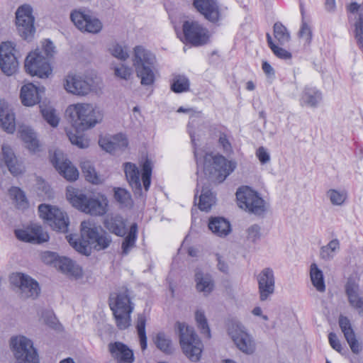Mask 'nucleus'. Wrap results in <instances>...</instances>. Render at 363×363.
Here are the masks:
<instances>
[{
  "mask_svg": "<svg viewBox=\"0 0 363 363\" xmlns=\"http://www.w3.org/2000/svg\"><path fill=\"white\" fill-rule=\"evenodd\" d=\"M66 114L75 128V133H67L70 142L79 148L88 147L89 140L81 132L101 123L103 119L102 112L91 104L78 103L69 105L66 110Z\"/></svg>",
  "mask_w": 363,
  "mask_h": 363,
  "instance_id": "obj_1",
  "label": "nucleus"
},
{
  "mask_svg": "<svg viewBox=\"0 0 363 363\" xmlns=\"http://www.w3.org/2000/svg\"><path fill=\"white\" fill-rule=\"evenodd\" d=\"M198 125L199 123L195 119H191L187 126L194 147L196 145V133L194 129ZM194 157L198 169L201 168L208 179L215 183L223 182L235 169L237 166L235 161L228 160L219 154L206 153L203 157H199L198 152L194 150Z\"/></svg>",
  "mask_w": 363,
  "mask_h": 363,
  "instance_id": "obj_2",
  "label": "nucleus"
},
{
  "mask_svg": "<svg viewBox=\"0 0 363 363\" xmlns=\"http://www.w3.org/2000/svg\"><path fill=\"white\" fill-rule=\"evenodd\" d=\"M156 62L155 55L143 46L134 48L133 65L142 85L150 86L154 84L157 72Z\"/></svg>",
  "mask_w": 363,
  "mask_h": 363,
  "instance_id": "obj_3",
  "label": "nucleus"
},
{
  "mask_svg": "<svg viewBox=\"0 0 363 363\" xmlns=\"http://www.w3.org/2000/svg\"><path fill=\"white\" fill-rule=\"evenodd\" d=\"M109 306L118 328L121 330L128 328L131 323L130 314L134 309L129 291L127 289H121L118 292L111 294Z\"/></svg>",
  "mask_w": 363,
  "mask_h": 363,
  "instance_id": "obj_4",
  "label": "nucleus"
},
{
  "mask_svg": "<svg viewBox=\"0 0 363 363\" xmlns=\"http://www.w3.org/2000/svg\"><path fill=\"white\" fill-rule=\"evenodd\" d=\"M67 198L70 203L82 212L92 216H102L107 212L108 200L104 196L100 199L87 198L78 189L73 187L67 189Z\"/></svg>",
  "mask_w": 363,
  "mask_h": 363,
  "instance_id": "obj_5",
  "label": "nucleus"
},
{
  "mask_svg": "<svg viewBox=\"0 0 363 363\" xmlns=\"http://www.w3.org/2000/svg\"><path fill=\"white\" fill-rule=\"evenodd\" d=\"M175 329L179 336V342L186 356L191 361L199 360L203 345L192 327L185 323L177 322Z\"/></svg>",
  "mask_w": 363,
  "mask_h": 363,
  "instance_id": "obj_6",
  "label": "nucleus"
},
{
  "mask_svg": "<svg viewBox=\"0 0 363 363\" xmlns=\"http://www.w3.org/2000/svg\"><path fill=\"white\" fill-rule=\"evenodd\" d=\"M152 167V161L147 158L142 165L143 172L140 179L139 169L135 164L132 162H125L123 164L126 179L135 194L138 196H141L142 194L141 180L145 190L146 191H148L151 184Z\"/></svg>",
  "mask_w": 363,
  "mask_h": 363,
  "instance_id": "obj_7",
  "label": "nucleus"
},
{
  "mask_svg": "<svg viewBox=\"0 0 363 363\" xmlns=\"http://www.w3.org/2000/svg\"><path fill=\"white\" fill-rule=\"evenodd\" d=\"M238 206L245 211L257 216L263 215L267 211V202L250 187L243 186L236 192Z\"/></svg>",
  "mask_w": 363,
  "mask_h": 363,
  "instance_id": "obj_8",
  "label": "nucleus"
},
{
  "mask_svg": "<svg viewBox=\"0 0 363 363\" xmlns=\"http://www.w3.org/2000/svg\"><path fill=\"white\" fill-rule=\"evenodd\" d=\"M11 346L16 363H39L36 350L30 339L22 335L14 337L11 340Z\"/></svg>",
  "mask_w": 363,
  "mask_h": 363,
  "instance_id": "obj_9",
  "label": "nucleus"
},
{
  "mask_svg": "<svg viewBox=\"0 0 363 363\" xmlns=\"http://www.w3.org/2000/svg\"><path fill=\"white\" fill-rule=\"evenodd\" d=\"M228 333L239 350L246 354H252L255 352V342L240 323L235 320L230 321L228 325Z\"/></svg>",
  "mask_w": 363,
  "mask_h": 363,
  "instance_id": "obj_10",
  "label": "nucleus"
},
{
  "mask_svg": "<svg viewBox=\"0 0 363 363\" xmlns=\"http://www.w3.org/2000/svg\"><path fill=\"white\" fill-rule=\"evenodd\" d=\"M100 227L90 220H84L81 223V233L83 238L87 239L86 243L93 245L96 250L107 248L111 243V238L105 232L100 233Z\"/></svg>",
  "mask_w": 363,
  "mask_h": 363,
  "instance_id": "obj_11",
  "label": "nucleus"
},
{
  "mask_svg": "<svg viewBox=\"0 0 363 363\" xmlns=\"http://www.w3.org/2000/svg\"><path fill=\"white\" fill-rule=\"evenodd\" d=\"M40 217L45 220L54 230L65 233L69 225L67 215L56 206L40 204L38 206Z\"/></svg>",
  "mask_w": 363,
  "mask_h": 363,
  "instance_id": "obj_12",
  "label": "nucleus"
},
{
  "mask_svg": "<svg viewBox=\"0 0 363 363\" xmlns=\"http://www.w3.org/2000/svg\"><path fill=\"white\" fill-rule=\"evenodd\" d=\"M184 40L193 46L199 47L207 44L210 33L206 27L196 21H186L182 25Z\"/></svg>",
  "mask_w": 363,
  "mask_h": 363,
  "instance_id": "obj_13",
  "label": "nucleus"
},
{
  "mask_svg": "<svg viewBox=\"0 0 363 363\" xmlns=\"http://www.w3.org/2000/svg\"><path fill=\"white\" fill-rule=\"evenodd\" d=\"M25 69L31 76L46 78L51 74L52 69L48 60L40 50L29 53L25 60Z\"/></svg>",
  "mask_w": 363,
  "mask_h": 363,
  "instance_id": "obj_14",
  "label": "nucleus"
},
{
  "mask_svg": "<svg viewBox=\"0 0 363 363\" xmlns=\"http://www.w3.org/2000/svg\"><path fill=\"white\" fill-rule=\"evenodd\" d=\"M11 284L17 287L22 298H35L40 289L38 283L30 276L23 273H13L9 278Z\"/></svg>",
  "mask_w": 363,
  "mask_h": 363,
  "instance_id": "obj_15",
  "label": "nucleus"
},
{
  "mask_svg": "<svg viewBox=\"0 0 363 363\" xmlns=\"http://www.w3.org/2000/svg\"><path fill=\"white\" fill-rule=\"evenodd\" d=\"M63 86L68 93L80 96H86L94 90L91 79L72 73L65 77Z\"/></svg>",
  "mask_w": 363,
  "mask_h": 363,
  "instance_id": "obj_16",
  "label": "nucleus"
},
{
  "mask_svg": "<svg viewBox=\"0 0 363 363\" xmlns=\"http://www.w3.org/2000/svg\"><path fill=\"white\" fill-rule=\"evenodd\" d=\"M259 300L265 301L270 298L275 291V276L272 268L266 267L257 275Z\"/></svg>",
  "mask_w": 363,
  "mask_h": 363,
  "instance_id": "obj_17",
  "label": "nucleus"
},
{
  "mask_svg": "<svg viewBox=\"0 0 363 363\" xmlns=\"http://www.w3.org/2000/svg\"><path fill=\"white\" fill-rule=\"evenodd\" d=\"M70 18L77 28L84 32L98 33L102 29L101 22L81 11H74L71 13Z\"/></svg>",
  "mask_w": 363,
  "mask_h": 363,
  "instance_id": "obj_18",
  "label": "nucleus"
},
{
  "mask_svg": "<svg viewBox=\"0 0 363 363\" xmlns=\"http://www.w3.org/2000/svg\"><path fill=\"white\" fill-rule=\"evenodd\" d=\"M192 5L197 12L211 23H218L222 18L217 0H194Z\"/></svg>",
  "mask_w": 363,
  "mask_h": 363,
  "instance_id": "obj_19",
  "label": "nucleus"
},
{
  "mask_svg": "<svg viewBox=\"0 0 363 363\" xmlns=\"http://www.w3.org/2000/svg\"><path fill=\"white\" fill-rule=\"evenodd\" d=\"M16 238L23 242L31 243H42L49 240V235L41 226L36 224L30 225L26 229L15 230Z\"/></svg>",
  "mask_w": 363,
  "mask_h": 363,
  "instance_id": "obj_20",
  "label": "nucleus"
},
{
  "mask_svg": "<svg viewBox=\"0 0 363 363\" xmlns=\"http://www.w3.org/2000/svg\"><path fill=\"white\" fill-rule=\"evenodd\" d=\"M51 162L59 173L68 181H75L79 177L77 169L60 152H55Z\"/></svg>",
  "mask_w": 363,
  "mask_h": 363,
  "instance_id": "obj_21",
  "label": "nucleus"
},
{
  "mask_svg": "<svg viewBox=\"0 0 363 363\" xmlns=\"http://www.w3.org/2000/svg\"><path fill=\"white\" fill-rule=\"evenodd\" d=\"M348 11L355 15L354 33L355 39L363 51V5L356 2L351 3L348 6Z\"/></svg>",
  "mask_w": 363,
  "mask_h": 363,
  "instance_id": "obj_22",
  "label": "nucleus"
},
{
  "mask_svg": "<svg viewBox=\"0 0 363 363\" xmlns=\"http://www.w3.org/2000/svg\"><path fill=\"white\" fill-rule=\"evenodd\" d=\"M339 325L351 350L354 353L358 354L361 351L362 347L356 339V335L350 320L347 317L341 315L339 318Z\"/></svg>",
  "mask_w": 363,
  "mask_h": 363,
  "instance_id": "obj_23",
  "label": "nucleus"
},
{
  "mask_svg": "<svg viewBox=\"0 0 363 363\" xmlns=\"http://www.w3.org/2000/svg\"><path fill=\"white\" fill-rule=\"evenodd\" d=\"M1 150L3 158H0V165L5 164L9 172L14 176L23 173L24 168L22 164L17 161L12 150L6 145H2Z\"/></svg>",
  "mask_w": 363,
  "mask_h": 363,
  "instance_id": "obj_24",
  "label": "nucleus"
},
{
  "mask_svg": "<svg viewBox=\"0 0 363 363\" xmlns=\"http://www.w3.org/2000/svg\"><path fill=\"white\" fill-rule=\"evenodd\" d=\"M345 292L350 306L357 310L359 315L363 317V296H359V285L354 281H348Z\"/></svg>",
  "mask_w": 363,
  "mask_h": 363,
  "instance_id": "obj_25",
  "label": "nucleus"
},
{
  "mask_svg": "<svg viewBox=\"0 0 363 363\" xmlns=\"http://www.w3.org/2000/svg\"><path fill=\"white\" fill-rule=\"evenodd\" d=\"M322 101V93L315 87L305 86L299 98L302 107L316 108Z\"/></svg>",
  "mask_w": 363,
  "mask_h": 363,
  "instance_id": "obj_26",
  "label": "nucleus"
},
{
  "mask_svg": "<svg viewBox=\"0 0 363 363\" xmlns=\"http://www.w3.org/2000/svg\"><path fill=\"white\" fill-rule=\"evenodd\" d=\"M109 352L113 357L120 363H133V352L125 345L120 342L111 343L108 345Z\"/></svg>",
  "mask_w": 363,
  "mask_h": 363,
  "instance_id": "obj_27",
  "label": "nucleus"
},
{
  "mask_svg": "<svg viewBox=\"0 0 363 363\" xmlns=\"http://www.w3.org/2000/svg\"><path fill=\"white\" fill-rule=\"evenodd\" d=\"M196 289L204 296L209 295L214 289V281L212 277L208 274L197 269L194 275Z\"/></svg>",
  "mask_w": 363,
  "mask_h": 363,
  "instance_id": "obj_28",
  "label": "nucleus"
},
{
  "mask_svg": "<svg viewBox=\"0 0 363 363\" xmlns=\"http://www.w3.org/2000/svg\"><path fill=\"white\" fill-rule=\"evenodd\" d=\"M0 124L8 133H13L16 130L14 113L8 104L1 100H0Z\"/></svg>",
  "mask_w": 363,
  "mask_h": 363,
  "instance_id": "obj_29",
  "label": "nucleus"
},
{
  "mask_svg": "<svg viewBox=\"0 0 363 363\" xmlns=\"http://www.w3.org/2000/svg\"><path fill=\"white\" fill-rule=\"evenodd\" d=\"M104 227L111 233L118 236L125 234V222L122 216L116 214L108 215L104 220Z\"/></svg>",
  "mask_w": 363,
  "mask_h": 363,
  "instance_id": "obj_30",
  "label": "nucleus"
},
{
  "mask_svg": "<svg viewBox=\"0 0 363 363\" xmlns=\"http://www.w3.org/2000/svg\"><path fill=\"white\" fill-rule=\"evenodd\" d=\"M20 138L26 144L27 148L32 152H39L40 144L36 137L35 133L28 126H20L18 130Z\"/></svg>",
  "mask_w": 363,
  "mask_h": 363,
  "instance_id": "obj_31",
  "label": "nucleus"
},
{
  "mask_svg": "<svg viewBox=\"0 0 363 363\" xmlns=\"http://www.w3.org/2000/svg\"><path fill=\"white\" fill-rule=\"evenodd\" d=\"M20 97L22 104L26 106H34L40 101L38 89L32 83L21 87Z\"/></svg>",
  "mask_w": 363,
  "mask_h": 363,
  "instance_id": "obj_32",
  "label": "nucleus"
},
{
  "mask_svg": "<svg viewBox=\"0 0 363 363\" xmlns=\"http://www.w3.org/2000/svg\"><path fill=\"white\" fill-rule=\"evenodd\" d=\"M208 228L218 237H225L231 231L230 223L223 218L216 217L210 219Z\"/></svg>",
  "mask_w": 363,
  "mask_h": 363,
  "instance_id": "obj_33",
  "label": "nucleus"
},
{
  "mask_svg": "<svg viewBox=\"0 0 363 363\" xmlns=\"http://www.w3.org/2000/svg\"><path fill=\"white\" fill-rule=\"evenodd\" d=\"M310 279L312 285L320 293L325 291L326 286L323 271L318 267L316 263L310 265Z\"/></svg>",
  "mask_w": 363,
  "mask_h": 363,
  "instance_id": "obj_34",
  "label": "nucleus"
},
{
  "mask_svg": "<svg viewBox=\"0 0 363 363\" xmlns=\"http://www.w3.org/2000/svg\"><path fill=\"white\" fill-rule=\"evenodd\" d=\"M340 250V242L337 238L331 240L327 245L320 248V259L328 262L334 259Z\"/></svg>",
  "mask_w": 363,
  "mask_h": 363,
  "instance_id": "obj_35",
  "label": "nucleus"
},
{
  "mask_svg": "<svg viewBox=\"0 0 363 363\" xmlns=\"http://www.w3.org/2000/svg\"><path fill=\"white\" fill-rule=\"evenodd\" d=\"M154 343L157 348L162 352L170 354L174 352V346L170 337L164 332L157 333L154 339Z\"/></svg>",
  "mask_w": 363,
  "mask_h": 363,
  "instance_id": "obj_36",
  "label": "nucleus"
},
{
  "mask_svg": "<svg viewBox=\"0 0 363 363\" xmlns=\"http://www.w3.org/2000/svg\"><path fill=\"white\" fill-rule=\"evenodd\" d=\"M58 267L62 272L75 277H80L82 274L81 267L67 257H62L58 260Z\"/></svg>",
  "mask_w": 363,
  "mask_h": 363,
  "instance_id": "obj_37",
  "label": "nucleus"
},
{
  "mask_svg": "<svg viewBox=\"0 0 363 363\" xmlns=\"http://www.w3.org/2000/svg\"><path fill=\"white\" fill-rule=\"evenodd\" d=\"M19 35L25 40L31 38L35 33L34 20L16 19Z\"/></svg>",
  "mask_w": 363,
  "mask_h": 363,
  "instance_id": "obj_38",
  "label": "nucleus"
},
{
  "mask_svg": "<svg viewBox=\"0 0 363 363\" xmlns=\"http://www.w3.org/2000/svg\"><path fill=\"white\" fill-rule=\"evenodd\" d=\"M81 168L84 177L88 182L94 184L102 182L103 179L97 174L91 162L87 160L82 162Z\"/></svg>",
  "mask_w": 363,
  "mask_h": 363,
  "instance_id": "obj_39",
  "label": "nucleus"
},
{
  "mask_svg": "<svg viewBox=\"0 0 363 363\" xmlns=\"http://www.w3.org/2000/svg\"><path fill=\"white\" fill-rule=\"evenodd\" d=\"M138 225L136 223L131 225L128 234L124 238L122 242V253L128 255L129 252L135 246V241L137 238Z\"/></svg>",
  "mask_w": 363,
  "mask_h": 363,
  "instance_id": "obj_40",
  "label": "nucleus"
},
{
  "mask_svg": "<svg viewBox=\"0 0 363 363\" xmlns=\"http://www.w3.org/2000/svg\"><path fill=\"white\" fill-rule=\"evenodd\" d=\"M216 199L213 193L207 187L202 186L199 196V208L201 211H208L215 203Z\"/></svg>",
  "mask_w": 363,
  "mask_h": 363,
  "instance_id": "obj_41",
  "label": "nucleus"
},
{
  "mask_svg": "<svg viewBox=\"0 0 363 363\" xmlns=\"http://www.w3.org/2000/svg\"><path fill=\"white\" fill-rule=\"evenodd\" d=\"M326 196L332 205L341 206L347 199V192L344 189H330L326 191Z\"/></svg>",
  "mask_w": 363,
  "mask_h": 363,
  "instance_id": "obj_42",
  "label": "nucleus"
},
{
  "mask_svg": "<svg viewBox=\"0 0 363 363\" xmlns=\"http://www.w3.org/2000/svg\"><path fill=\"white\" fill-rule=\"evenodd\" d=\"M146 321L147 318L144 313L138 314L136 321V329L142 350H146L147 345L145 332Z\"/></svg>",
  "mask_w": 363,
  "mask_h": 363,
  "instance_id": "obj_43",
  "label": "nucleus"
},
{
  "mask_svg": "<svg viewBox=\"0 0 363 363\" xmlns=\"http://www.w3.org/2000/svg\"><path fill=\"white\" fill-rule=\"evenodd\" d=\"M195 320L198 328L200 329L201 333L206 337H211V330L208 324L205 313L201 309H198L195 312Z\"/></svg>",
  "mask_w": 363,
  "mask_h": 363,
  "instance_id": "obj_44",
  "label": "nucleus"
},
{
  "mask_svg": "<svg viewBox=\"0 0 363 363\" xmlns=\"http://www.w3.org/2000/svg\"><path fill=\"white\" fill-rule=\"evenodd\" d=\"M10 196L15 201L16 205L18 208L24 209L28 205V201L24 192L18 187H11L9 189Z\"/></svg>",
  "mask_w": 363,
  "mask_h": 363,
  "instance_id": "obj_45",
  "label": "nucleus"
},
{
  "mask_svg": "<svg viewBox=\"0 0 363 363\" xmlns=\"http://www.w3.org/2000/svg\"><path fill=\"white\" fill-rule=\"evenodd\" d=\"M274 36L281 45H284L290 40V34L286 28L279 22L274 25Z\"/></svg>",
  "mask_w": 363,
  "mask_h": 363,
  "instance_id": "obj_46",
  "label": "nucleus"
},
{
  "mask_svg": "<svg viewBox=\"0 0 363 363\" xmlns=\"http://www.w3.org/2000/svg\"><path fill=\"white\" fill-rule=\"evenodd\" d=\"M4 62V64H2L0 61V67L5 74L11 76L16 72L18 67V62L16 56L5 58Z\"/></svg>",
  "mask_w": 363,
  "mask_h": 363,
  "instance_id": "obj_47",
  "label": "nucleus"
},
{
  "mask_svg": "<svg viewBox=\"0 0 363 363\" xmlns=\"http://www.w3.org/2000/svg\"><path fill=\"white\" fill-rule=\"evenodd\" d=\"M189 88V81L184 77L178 75L174 77L171 84L172 90L175 93H181L186 91Z\"/></svg>",
  "mask_w": 363,
  "mask_h": 363,
  "instance_id": "obj_48",
  "label": "nucleus"
},
{
  "mask_svg": "<svg viewBox=\"0 0 363 363\" xmlns=\"http://www.w3.org/2000/svg\"><path fill=\"white\" fill-rule=\"evenodd\" d=\"M16 45L11 42L6 41L3 42L0 45V61L2 64H4V59L11 57L12 56H16V50L15 48Z\"/></svg>",
  "mask_w": 363,
  "mask_h": 363,
  "instance_id": "obj_49",
  "label": "nucleus"
},
{
  "mask_svg": "<svg viewBox=\"0 0 363 363\" xmlns=\"http://www.w3.org/2000/svg\"><path fill=\"white\" fill-rule=\"evenodd\" d=\"M108 50L112 56L121 60L124 61L129 57L127 48L116 43L111 45Z\"/></svg>",
  "mask_w": 363,
  "mask_h": 363,
  "instance_id": "obj_50",
  "label": "nucleus"
},
{
  "mask_svg": "<svg viewBox=\"0 0 363 363\" xmlns=\"http://www.w3.org/2000/svg\"><path fill=\"white\" fill-rule=\"evenodd\" d=\"M267 39L269 48L277 57L284 60L290 59L291 57V54L289 52L277 46L273 42L272 36L269 33L267 34Z\"/></svg>",
  "mask_w": 363,
  "mask_h": 363,
  "instance_id": "obj_51",
  "label": "nucleus"
},
{
  "mask_svg": "<svg viewBox=\"0 0 363 363\" xmlns=\"http://www.w3.org/2000/svg\"><path fill=\"white\" fill-rule=\"evenodd\" d=\"M44 119L52 127H57L60 122V118L56 111L52 107H45L41 109Z\"/></svg>",
  "mask_w": 363,
  "mask_h": 363,
  "instance_id": "obj_52",
  "label": "nucleus"
},
{
  "mask_svg": "<svg viewBox=\"0 0 363 363\" xmlns=\"http://www.w3.org/2000/svg\"><path fill=\"white\" fill-rule=\"evenodd\" d=\"M115 199L124 206H129L132 204V199L130 193L125 189L116 188L114 189Z\"/></svg>",
  "mask_w": 363,
  "mask_h": 363,
  "instance_id": "obj_53",
  "label": "nucleus"
},
{
  "mask_svg": "<svg viewBox=\"0 0 363 363\" xmlns=\"http://www.w3.org/2000/svg\"><path fill=\"white\" fill-rule=\"evenodd\" d=\"M68 242L71 246H72L77 252L81 254L89 255L90 254V247L86 243V241L78 242L77 238L75 236H67Z\"/></svg>",
  "mask_w": 363,
  "mask_h": 363,
  "instance_id": "obj_54",
  "label": "nucleus"
},
{
  "mask_svg": "<svg viewBox=\"0 0 363 363\" xmlns=\"http://www.w3.org/2000/svg\"><path fill=\"white\" fill-rule=\"evenodd\" d=\"M40 320L51 328L57 329L58 328L57 320L52 311H43L40 315Z\"/></svg>",
  "mask_w": 363,
  "mask_h": 363,
  "instance_id": "obj_55",
  "label": "nucleus"
},
{
  "mask_svg": "<svg viewBox=\"0 0 363 363\" xmlns=\"http://www.w3.org/2000/svg\"><path fill=\"white\" fill-rule=\"evenodd\" d=\"M33 9L30 6L25 4L20 6L16 12V19L34 20L32 14Z\"/></svg>",
  "mask_w": 363,
  "mask_h": 363,
  "instance_id": "obj_56",
  "label": "nucleus"
},
{
  "mask_svg": "<svg viewBox=\"0 0 363 363\" xmlns=\"http://www.w3.org/2000/svg\"><path fill=\"white\" fill-rule=\"evenodd\" d=\"M260 227L258 225H252L246 230L247 240L251 242H256L261 238Z\"/></svg>",
  "mask_w": 363,
  "mask_h": 363,
  "instance_id": "obj_57",
  "label": "nucleus"
},
{
  "mask_svg": "<svg viewBox=\"0 0 363 363\" xmlns=\"http://www.w3.org/2000/svg\"><path fill=\"white\" fill-rule=\"evenodd\" d=\"M132 73V69L124 65H121L120 66L114 68L115 76L124 80H128L130 78Z\"/></svg>",
  "mask_w": 363,
  "mask_h": 363,
  "instance_id": "obj_58",
  "label": "nucleus"
},
{
  "mask_svg": "<svg viewBox=\"0 0 363 363\" xmlns=\"http://www.w3.org/2000/svg\"><path fill=\"white\" fill-rule=\"evenodd\" d=\"M218 143L222 147L224 153L231 154L233 152V147L228 135L225 133H220Z\"/></svg>",
  "mask_w": 363,
  "mask_h": 363,
  "instance_id": "obj_59",
  "label": "nucleus"
},
{
  "mask_svg": "<svg viewBox=\"0 0 363 363\" xmlns=\"http://www.w3.org/2000/svg\"><path fill=\"white\" fill-rule=\"evenodd\" d=\"M40 52L45 55L44 56L47 60L52 57L55 53V46L52 42L50 40H45L43 42V48Z\"/></svg>",
  "mask_w": 363,
  "mask_h": 363,
  "instance_id": "obj_60",
  "label": "nucleus"
},
{
  "mask_svg": "<svg viewBox=\"0 0 363 363\" xmlns=\"http://www.w3.org/2000/svg\"><path fill=\"white\" fill-rule=\"evenodd\" d=\"M112 139L116 150L124 149L128 145V139L123 134H117Z\"/></svg>",
  "mask_w": 363,
  "mask_h": 363,
  "instance_id": "obj_61",
  "label": "nucleus"
},
{
  "mask_svg": "<svg viewBox=\"0 0 363 363\" xmlns=\"http://www.w3.org/2000/svg\"><path fill=\"white\" fill-rule=\"evenodd\" d=\"M99 145L108 152H113L116 150L112 138H102L99 139Z\"/></svg>",
  "mask_w": 363,
  "mask_h": 363,
  "instance_id": "obj_62",
  "label": "nucleus"
},
{
  "mask_svg": "<svg viewBox=\"0 0 363 363\" xmlns=\"http://www.w3.org/2000/svg\"><path fill=\"white\" fill-rule=\"evenodd\" d=\"M256 156L261 164H264L270 161V155L267 150L264 147H259L256 150Z\"/></svg>",
  "mask_w": 363,
  "mask_h": 363,
  "instance_id": "obj_63",
  "label": "nucleus"
},
{
  "mask_svg": "<svg viewBox=\"0 0 363 363\" xmlns=\"http://www.w3.org/2000/svg\"><path fill=\"white\" fill-rule=\"evenodd\" d=\"M299 35L301 38H304L306 41L310 42L312 37V31L311 27L306 23L303 22Z\"/></svg>",
  "mask_w": 363,
  "mask_h": 363,
  "instance_id": "obj_64",
  "label": "nucleus"
}]
</instances>
